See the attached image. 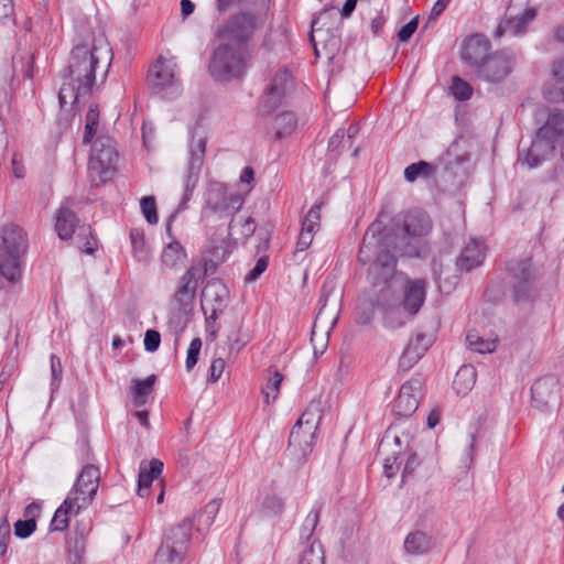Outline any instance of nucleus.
I'll return each instance as SVG.
<instances>
[{
  "instance_id": "obj_4",
  "label": "nucleus",
  "mask_w": 564,
  "mask_h": 564,
  "mask_svg": "<svg viewBox=\"0 0 564 564\" xmlns=\"http://www.w3.org/2000/svg\"><path fill=\"white\" fill-rule=\"evenodd\" d=\"M26 250L25 232L17 225L2 228L0 243V273L10 282L20 278V259Z\"/></svg>"
},
{
  "instance_id": "obj_28",
  "label": "nucleus",
  "mask_w": 564,
  "mask_h": 564,
  "mask_svg": "<svg viewBox=\"0 0 564 564\" xmlns=\"http://www.w3.org/2000/svg\"><path fill=\"white\" fill-rule=\"evenodd\" d=\"M433 546V539L423 531L411 532L404 540V550L410 555H423Z\"/></svg>"
},
{
  "instance_id": "obj_35",
  "label": "nucleus",
  "mask_w": 564,
  "mask_h": 564,
  "mask_svg": "<svg viewBox=\"0 0 564 564\" xmlns=\"http://www.w3.org/2000/svg\"><path fill=\"white\" fill-rule=\"evenodd\" d=\"M540 135L550 137L555 142L564 132V111L554 109L550 111L546 122L538 130Z\"/></svg>"
},
{
  "instance_id": "obj_26",
  "label": "nucleus",
  "mask_w": 564,
  "mask_h": 564,
  "mask_svg": "<svg viewBox=\"0 0 564 564\" xmlns=\"http://www.w3.org/2000/svg\"><path fill=\"white\" fill-rule=\"evenodd\" d=\"M554 143L550 137L540 135L539 131H536L535 138L527 150L523 161L531 169L539 166L552 155L555 148Z\"/></svg>"
},
{
  "instance_id": "obj_22",
  "label": "nucleus",
  "mask_w": 564,
  "mask_h": 564,
  "mask_svg": "<svg viewBox=\"0 0 564 564\" xmlns=\"http://www.w3.org/2000/svg\"><path fill=\"white\" fill-rule=\"evenodd\" d=\"M432 343L433 337L431 335L416 334L404 348L399 360V367L404 371L411 369L424 356Z\"/></svg>"
},
{
  "instance_id": "obj_6",
  "label": "nucleus",
  "mask_w": 564,
  "mask_h": 564,
  "mask_svg": "<svg viewBox=\"0 0 564 564\" xmlns=\"http://www.w3.org/2000/svg\"><path fill=\"white\" fill-rule=\"evenodd\" d=\"M246 68L245 56L240 47H232L226 43L219 45L210 59V75L219 82L240 77Z\"/></svg>"
},
{
  "instance_id": "obj_64",
  "label": "nucleus",
  "mask_w": 564,
  "mask_h": 564,
  "mask_svg": "<svg viewBox=\"0 0 564 564\" xmlns=\"http://www.w3.org/2000/svg\"><path fill=\"white\" fill-rule=\"evenodd\" d=\"M199 271L200 270L198 268L191 267L182 276L181 285L196 290Z\"/></svg>"
},
{
  "instance_id": "obj_50",
  "label": "nucleus",
  "mask_w": 564,
  "mask_h": 564,
  "mask_svg": "<svg viewBox=\"0 0 564 564\" xmlns=\"http://www.w3.org/2000/svg\"><path fill=\"white\" fill-rule=\"evenodd\" d=\"M282 380L283 376L279 371H274L268 379L267 384L262 389L263 399L267 404H270L271 401L278 398Z\"/></svg>"
},
{
  "instance_id": "obj_16",
  "label": "nucleus",
  "mask_w": 564,
  "mask_h": 564,
  "mask_svg": "<svg viewBox=\"0 0 564 564\" xmlns=\"http://www.w3.org/2000/svg\"><path fill=\"white\" fill-rule=\"evenodd\" d=\"M322 17L312 22L311 42L313 43L315 54L319 56V45L324 51L326 58L330 59L340 48V35L337 31H329L319 26Z\"/></svg>"
},
{
  "instance_id": "obj_61",
  "label": "nucleus",
  "mask_w": 564,
  "mask_h": 564,
  "mask_svg": "<svg viewBox=\"0 0 564 564\" xmlns=\"http://www.w3.org/2000/svg\"><path fill=\"white\" fill-rule=\"evenodd\" d=\"M161 336L158 330L148 329L144 334V348L149 352H154L159 349Z\"/></svg>"
},
{
  "instance_id": "obj_38",
  "label": "nucleus",
  "mask_w": 564,
  "mask_h": 564,
  "mask_svg": "<svg viewBox=\"0 0 564 564\" xmlns=\"http://www.w3.org/2000/svg\"><path fill=\"white\" fill-rule=\"evenodd\" d=\"M80 83L73 82L69 78L68 83H64L58 93V100L62 107L67 104L79 102L80 99H86L91 93H84L80 89Z\"/></svg>"
},
{
  "instance_id": "obj_53",
  "label": "nucleus",
  "mask_w": 564,
  "mask_h": 564,
  "mask_svg": "<svg viewBox=\"0 0 564 564\" xmlns=\"http://www.w3.org/2000/svg\"><path fill=\"white\" fill-rule=\"evenodd\" d=\"M319 521V510L314 508L306 516L301 529L300 536L303 540L310 541Z\"/></svg>"
},
{
  "instance_id": "obj_60",
  "label": "nucleus",
  "mask_w": 564,
  "mask_h": 564,
  "mask_svg": "<svg viewBox=\"0 0 564 564\" xmlns=\"http://www.w3.org/2000/svg\"><path fill=\"white\" fill-rule=\"evenodd\" d=\"M269 258L267 256L260 257L252 270L246 275V282H254L267 270Z\"/></svg>"
},
{
  "instance_id": "obj_7",
  "label": "nucleus",
  "mask_w": 564,
  "mask_h": 564,
  "mask_svg": "<svg viewBox=\"0 0 564 564\" xmlns=\"http://www.w3.org/2000/svg\"><path fill=\"white\" fill-rule=\"evenodd\" d=\"M192 521L184 520L171 529L155 554V564H181L191 541Z\"/></svg>"
},
{
  "instance_id": "obj_21",
  "label": "nucleus",
  "mask_w": 564,
  "mask_h": 564,
  "mask_svg": "<svg viewBox=\"0 0 564 564\" xmlns=\"http://www.w3.org/2000/svg\"><path fill=\"white\" fill-rule=\"evenodd\" d=\"M420 390L421 382L419 379H412L403 383L395 400L394 412L404 417L412 415L419 406Z\"/></svg>"
},
{
  "instance_id": "obj_3",
  "label": "nucleus",
  "mask_w": 564,
  "mask_h": 564,
  "mask_svg": "<svg viewBox=\"0 0 564 564\" xmlns=\"http://www.w3.org/2000/svg\"><path fill=\"white\" fill-rule=\"evenodd\" d=\"M112 58L107 39L100 34L94 39L91 46L77 45L72 50L68 73L73 82L80 83L84 93H93L97 86V72L102 69L101 83L105 80Z\"/></svg>"
},
{
  "instance_id": "obj_11",
  "label": "nucleus",
  "mask_w": 564,
  "mask_h": 564,
  "mask_svg": "<svg viewBox=\"0 0 564 564\" xmlns=\"http://www.w3.org/2000/svg\"><path fill=\"white\" fill-rule=\"evenodd\" d=\"M517 59V53L512 48L498 50L488 55L475 74L486 83H501L513 72Z\"/></svg>"
},
{
  "instance_id": "obj_12",
  "label": "nucleus",
  "mask_w": 564,
  "mask_h": 564,
  "mask_svg": "<svg viewBox=\"0 0 564 564\" xmlns=\"http://www.w3.org/2000/svg\"><path fill=\"white\" fill-rule=\"evenodd\" d=\"M341 307V292L334 285L325 283L322 288L318 313L313 323L314 328L330 330L338 321Z\"/></svg>"
},
{
  "instance_id": "obj_9",
  "label": "nucleus",
  "mask_w": 564,
  "mask_h": 564,
  "mask_svg": "<svg viewBox=\"0 0 564 564\" xmlns=\"http://www.w3.org/2000/svg\"><path fill=\"white\" fill-rule=\"evenodd\" d=\"M206 144V132L202 128H195L192 132V139L188 145L189 159L185 181V193L176 209L177 213L186 209V203L189 200L192 192L197 184L199 173L205 162Z\"/></svg>"
},
{
  "instance_id": "obj_54",
  "label": "nucleus",
  "mask_w": 564,
  "mask_h": 564,
  "mask_svg": "<svg viewBox=\"0 0 564 564\" xmlns=\"http://www.w3.org/2000/svg\"><path fill=\"white\" fill-rule=\"evenodd\" d=\"M302 228L317 232L321 228V204H314L302 221Z\"/></svg>"
},
{
  "instance_id": "obj_18",
  "label": "nucleus",
  "mask_w": 564,
  "mask_h": 564,
  "mask_svg": "<svg viewBox=\"0 0 564 564\" xmlns=\"http://www.w3.org/2000/svg\"><path fill=\"white\" fill-rule=\"evenodd\" d=\"M558 381L554 377H544L536 380L531 388L532 404L543 410L558 402Z\"/></svg>"
},
{
  "instance_id": "obj_56",
  "label": "nucleus",
  "mask_w": 564,
  "mask_h": 564,
  "mask_svg": "<svg viewBox=\"0 0 564 564\" xmlns=\"http://www.w3.org/2000/svg\"><path fill=\"white\" fill-rule=\"evenodd\" d=\"M452 91L455 98L462 101L469 99L473 94L470 85L459 77L453 78Z\"/></svg>"
},
{
  "instance_id": "obj_36",
  "label": "nucleus",
  "mask_w": 564,
  "mask_h": 564,
  "mask_svg": "<svg viewBox=\"0 0 564 564\" xmlns=\"http://www.w3.org/2000/svg\"><path fill=\"white\" fill-rule=\"evenodd\" d=\"M323 403L321 399H314L302 413L301 417L295 424H301V427L317 431L322 420Z\"/></svg>"
},
{
  "instance_id": "obj_57",
  "label": "nucleus",
  "mask_w": 564,
  "mask_h": 564,
  "mask_svg": "<svg viewBox=\"0 0 564 564\" xmlns=\"http://www.w3.org/2000/svg\"><path fill=\"white\" fill-rule=\"evenodd\" d=\"M200 349H202V339L199 337H196L191 341L188 350H187L185 365H186V369L188 371L192 370L196 366V364L198 361Z\"/></svg>"
},
{
  "instance_id": "obj_19",
  "label": "nucleus",
  "mask_w": 564,
  "mask_h": 564,
  "mask_svg": "<svg viewBox=\"0 0 564 564\" xmlns=\"http://www.w3.org/2000/svg\"><path fill=\"white\" fill-rule=\"evenodd\" d=\"M490 48V41L485 35L474 34L463 44L462 59L476 73L479 65L488 57Z\"/></svg>"
},
{
  "instance_id": "obj_49",
  "label": "nucleus",
  "mask_w": 564,
  "mask_h": 564,
  "mask_svg": "<svg viewBox=\"0 0 564 564\" xmlns=\"http://www.w3.org/2000/svg\"><path fill=\"white\" fill-rule=\"evenodd\" d=\"M195 289L180 285L174 294V302L180 311L187 312L192 308L195 299Z\"/></svg>"
},
{
  "instance_id": "obj_31",
  "label": "nucleus",
  "mask_w": 564,
  "mask_h": 564,
  "mask_svg": "<svg viewBox=\"0 0 564 564\" xmlns=\"http://www.w3.org/2000/svg\"><path fill=\"white\" fill-rule=\"evenodd\" d=\"M534 18L533 10H527L522 14L514 18L505 19L498 26L496 35L501 36L503 33L517 35L525 30L527 24Z\"/></svg>"
},
{
  "instance_id": "obj_43",
  "label": "nucleus",
  "mask_w": 564,
  "mask_h": 564,
  "mask_svg": "<svg viewBox=\"0 0 564 564\" xmlns=\"http://www.w3.org/2000/svg\"><path fill=\"white\" fill-rule=\"evenodd\" d=\"M186 258V253L177 241L170 242L163 250L161 259L162 263L172 269L182 263Z\"/></svg>"
},
{
  "instance_id": "obj_29",
  "label": "nucleus",
  "mask_w": 564,
  "mask_h": 564,
  "mask_svg": "<svg viewBox=\"0 0 564 564\" xmlns=\"http://www.w3.org/2000/svg\"><path fill=\"white\" fill-rule=\"evenodd\" d=\"M87 539L84 532H75L66 543L67 564H86Z\"/></svg>"
},
{
  "instance_id": "obj_34",
  "label": "nucleus",
  "mask_w": 564,
  "mask_h": 564,
  "mask_svg": "<svg viewBox=\"0 0 564 564\" xmlns=\"http://www.w3.org/2000/svg\"><path fill=\"white\" fill-rule=\"evenodd\" d=\"M476 382V370L471 365L462 366L453 380V388L457 394L465 395Z\"/></svg>"
},
{
  "instance_id": "obj_63",
  "label": "nucleus",
  "mask_w": 564,
  "mask_h": 564,
  "mask_svg": "<svg viewBox=\"0 0 564 564\" xmlns=\"http://www.w3.org/2000/svg\"><path fill=\"white\" fill-rule=\"evenodd\" d=\"M225 360L223 358H215L212 361L210 368H209V378L208 381L212 383H215L223 375L225 370Z\"/></svg>"
},
{
  "instance_id": "obj_33",
  "label": "nucleus",
  "mask_w": 564,
  "mask_h": 564,
  "mask_svg": "<svg viewBox=\"0 0 564 564\" xmlns=\"http://www.w3.org/2000/svg\"><path fill=\"white\" fill-rule=\"evenodd\" d=\"M155 380V375H150L144 380H132V402L135 408H141L147 403L148 397L153 391Z\"/></svg>"
},
{
  "instance_id": "obj_30",
  "label": "nucleus",
  "mask_w": 564,
  "mask_h": 564,
  "mask_svg": "<svg viewBox=\"0 0 564 564\" xmlns=\"http://www.w3.org/2000/svg\"><path fill=\"white\" fill-rule=\"evenodd\" d=\"M78 225L76 214L68 207H61L56 213L55 229L62 240L72 238Z\"/></svg>"
},
{
  "instance_id": "obj_42",
  "label": "nucleus",
  "mask_w": 564,
  "mask_h": 564,
  "mask_svg": "<svg viewBox=\"0 0 564 564\" xmlns=\"http://www.w3.org/2000/svg\"><path fill=\"white\" fill-rule=\"evenodd\" d=\"M257 228V224L254 219L250 216L248 217H234L229 224V232L230 235H239L242 239H248L251 237Z\"/></svg>"
},
{
  "instance_id": "obj_1",
  "label": "nucleus",
  "mask_w": 564,
  "mask_h": 564,
  "mask_svg": "<svg viewBox=\"0 0 564 564\" xmlns=\"http://www.w3.org/2000/svg\"><path fill=\"white\" fill-rule=\"evenodd\" d=\"M381 221H373L364 235L358 261L369 263L367 280L376 290L375 305L382 311L384 325L398 328L404 325L400 311L401 275L397 272L398 245Z\"/></svg>"
},
{
  "instance_id": "obj_62",
  "label": "nucleus",
  "mask_w": 564,
  "mask_h": 564,
  "mask_svg": "<svg viewBox=\"0 0 564 564\" xmlns=\"http://www.w3.org/2000/svg\"><path fill=\"white\" fill-rule=\"evenodd\" d=\"M417 23H419V18L415 17L413 18L410 22H408L406 24H404L400 31L398 32V39L400 42H406L411 39V36L413 35V33L416 31L417 29Z\"/></svg>"
},
{
  "instance_id": "obj_55",
  "label": "nucleus",
  "mask_w": 564,
  "mask_h": 564,
  "mask_svg": "<svg viewBox=\"0 0 564 564\" xmlns=\"http://www.w3.org/2000/svg\"><path fill=\"white\" fill-rule=\"evenodd\" d=\"M141 212L151 225L158 224L159 217L156 213L155 198L153 196H144L140 199Z\"/></svg>"
},
{
  "instance_id": "obj_17",
  "label": "nucleus",
  "mask_w": 564,
  "mask_h": 564,
  "mask_svg": "<svg viewBox=\"0 0 564 564\" xmlns=\"http://www.w3.org/2000/svg\"><path fill=\"white\" fill-rule=\"evenodd\" d=\"M426 283L424 280H408L406 283L399 289L403 290V300H400V311L405 322V314H416L425 301Z\"/></svg>"
},
{
  "instance_id": "obj_58",
  "label": "nucleus",
  "mask_w": 564,
  "mask_h": 564,
  "mask_svg": "<svg viewBox=\"0 0 564 564\" xmlns=\"http://www.w3.org/2000/svg\"><path fill=\"white\" fill-rule=\"evenodd\" d=\"M35 529L36 520L34 519L18 520L14 523V534L21 539L29 538Z\"/></svg>"
},
{
  "instance_id": "obj_46",
  "label": "nucleus",
  "mask_w": 564,
  "mask_h": 564,
  "mask_svg": "<svg viewBox=\"0 0 564 564\" xmlns=\"http://www.w3.org/2000/svg\"><path fill=\"white\" fill-rule=\"evenodd\" d=\"M285 502L276 494L267 495L261 503V510L269 517H280L284 512Z\"/></svg>"
},
{
  "instance_id": "obj_39",
  "label": "nucleus",
  "mask_w": 564,
  "mask_h": 564,
  "mask_svg": "<svg viewBox=\"0 0 564 564\" xmlns=\"http://www.w3.org/2000/svg\"><path fill=\"white\" fill-rule=\"evenodd\" d=\"M76 510L75 499L68 496L63 505L57 508L51 522V528L54 531H64L68 527V516L72 512H78Z\"/></svg>"
},
{
  "instance_id": "obj_25",
  "label": "nucleus",
  "mask_w": 564,
  "mask_h": 564,
  "mask_svg": "<svg viewBox=\"0 0 564 564\" xmlns=\"http://www.w3.org/2000/svg\"><path fill=\"white\" fill-rule=\"evenodd\" d=\"M485 259V247L480 240L470 239L462 249L456 259V267L459 271L469 272L479 267Z\"/></svg>"
},
{
  "instance_id": "obj_52",
  "label": "nucleus",
  "mask_w": 564,
  "mask_h": 564,
  "mask_svg": "<svg viewBox=\"0 0 564 564\" xmlns=\"http://www.w3.org/2000/svg\"><path fill=\"white\" fill-rule=\"evenodd\" d=\"M220 509V499L210 500L198 516V524L202 527H210Z\"/></svg>"
},
{
  "instance_id": "obj_37",
  "label": "nucleus",
  "mask_w": 564,
  "mask_h": 564,
  "mask_svg": "<svg viewBox=\"0 0 564 564\" xmlns=\"http://www.w3.org/2000/svg\"><path fill=\"white\" fill-rule=\"evenodd\" d=\"M227 198V189L225 184L212 182L206 194V204L215 213L225 210V202Z\"/></svg>"
},
{
  "instance_id": "obj_47",
  "label": "nucleus",
  "mask_w": 564,
  "mask_h": 564,
  "mask_svg": "<svg viewBox=\"0 0 564 564\" xmlns=\"http://www.w3.org/2000/svg\"><path fill=\"white\" fill-rule=\"evenodd\" d=\"M130 239H131L133 256L139 261L147 260L149 252H148L143 231L140 229H132L130 231Z\"/></svg>"
},
{
  "instance_id": "obj_51",
  "label": "nucleus",
  "mask_w": 564,
  "mask_h": 564,
  "mask_svg": "<svg viewBox=\"0 0 564 564\" xmlns=\"http://www.w3.org/2000/svg\"><path fill=\"white\" fill-rule=\"evenodd\" d=\"M330 330H319V328L312 327L311 343L313 346L314 356L323 355L328 346Z\"/></svg>"
},
{
  "instance_id": "obj_20",
  "label": "nucleus",
  "mask_w": 564,
  "mask_h": 564,
  "mask_svg": "<svg viewBox=\"0 0 564 564\" xmlns=\"http://www.w3.org/2000/svg\"><path fill=\"white\" fill-rule=\"evenodd\" d=\"M293 88V80L291 74L286 69L279 70L264 96L263 107L272 110L278 107L288 93Z\"/></svg>"
},
{
  "instance_id": "obj_10",
  "label": "nucleus",
  "mask_w": 564,
  "mask_h": 564,
  "mask_svg": "<svg viewBox=\"0 0 564 564\" xmlns=\"http://www.w3.org/2000/svg\"><path fill=\"white\" fill-rule=\"evenodd\" d=\"M176 64L172 59L160 57L149 72V86L153 94L164 99H173L181 94V84L176 76Z\"/></svg>"
},
{
  "instance_id": "obj_59",
  "label": "nucleus",
  "mask_w": 564,
  "mask_h": 564,
  "mask_svg": "<svg viewBox=\"0 0 564 564\" xmlns=\"http://www.w3.org/2000/svg\"><path fill=\"white\" fill-rule=\"evenodd\" d=\"M248 337L241 335L240 327L236 328L228 335L229 352L238 354L247 344Z\"/></svg>"
},
{
  "instance_id": "obj_14",
  "label": "nucleus",
  "mask_w": 564,
  "mask_h": 564,
  "mask_svg": "<svg viewBox=\"0 0 564 564\" xmlns=\"http://www.w3.org/2000/svg\"><path fill=\"white\" fill-rule=\"evenodd\" d=\"M229 291L219 281L209 282L202 293V308L206 316L207 325L215 322L228 305Z\"/></svg>"
},
{
  "instance_id": "obj_15",
  "label": "nucleus",
  "mask_w": 564,
  "mask_h": 564,
  "mask_svg": "<svg viewBox=\"0 0 564 564\" xmlns=\"http://www.w3.org/2000/svg\"><path fill=\"white\" fill-rule=\"evenodd\" d=\"M508 270L512 278L514 300L519 302L528 296L535 280L531 258L512 261Z\"/></svg>"
},
{
  "instance_id": "obj_45",
  "label": "nucleus",
  "mask_w": 564,
  "mask_h": 564,
  "mask_svg": "<svg viewBox=\"0 0 564 564\" xmlns=\"http://www.w3.org/2000/svg\"><path fill=\"white\" fill-rule=\"evenodd\" d=\"M466 343L470 350L478 354L492 352L496 349V339H485L475 332H470L466 336Z\"/></svg>"
},
{
  "instance_id": "obj_23",
  "label": "nucleus",
  "mask_w": 564,
  "mask_h": 564,
  "mask_svg": "<svg viewBox=\"0 0 564 564\" xmlns=\"http://www.w3.org/2000/svg\"><path fill=\"white\" fill-rule=\"evenodd\" d=\"M316 431L301 427V424H295L289 437V452L296 459H302L308 455L313 449V443Z\"/></svg>"
},
{
  "instance_id": "obj_8",
  "label": "nucleus",
  "mask_w": 564,
  "mask_h": 564,
  "mask_svg": "<svg viewBox=\"0 0 564 564\" xmlns=\"http://www.w3.org/2000/svg\"><path fill=\"white\" fill-rule=\"evenodd\" d=\"M118 154L113 140L109 137H99L91 147L89 173L93 182L102 183L116 172Z\"/></svg>"
},
{
  "instance_id": "obj_13",
  "label": "nucleus",
  "mask_w": 564,
  "mask_h": 564,
  "mask_svg": "<svg viewBox=\"0 0 564 564\" xmlns=\"http://www.w3.org/2000/svg\"><path fill=\"white\" fill-rule=\"evenodd\" d=\"M100 481L99 468L95 465H86L78 475L70 492L75 499L76 510L88 507L94 500Z\"/></svg>"
},
{
  "instance_id": "obj_48",
  "label": "nucleus",
  "mask_w": 564,
  "mask_h": 564,
  "mask_svg": "<svg viewBox=\"0 0 564 564\" xmlns=\"http://www.w3.org/2000/svg\"><path fill=\"white\" fill-rule=\"evenodd\" d=\"M99 122V111L97 106H90L86 113V123H85V133L83 138L84 144H88L91 142L94 135L96 134L97 127Z\"/></svg>"
},
{
  "instance_id": "obj_2",
  "label": "nucleus",
  "mask_w": 564,
  "mask_h": 564,
  "mask_svg": "<svg viewBox=\"0 0 564 564\" xmlns=\"http://www.w3.org/2000/svg\"><path fill=\"white\" fill-rule=\"evenodd\" d=\"M240 2L243 8L230 17L218 32L221 40L238 46L247 43L254 32L265 24L271 0H216V10L224 14Z\"/></svg>"
},
{
  "instance_id": "obj_44",
  "label": "nucleus",
  "mask_w": 564,
  "mask_h": 564,
  "mask_svg": "<svg viewBox=\"0 0 564 564\" xmlns=\"http://www.w3.org/2000/svg\"><path fill=\"white\" fill-rule=\"evenodd\" d=\"M297 564H324V552L321 543L314 540L307 544L300 553Z\"/></svg>"
},
{
  "instance_id": "obj_27",
  "label": "nucleus",
  "mask_w": 564,
  "mask_h": 564,
  "mask_svg": "<svg viewBox=\"0 0 564 564\" xmlns=\"http://www.w3.org/2000/svg\"><path fill=\"white\" fill-rule=\"evenodd\" d=\"M162 470L163 463L156 458L151 459L149 466L141 464L138 478V495L141 498L149 496L153 480L161 476Z\"/></svg>"
},
{
  "instance_id": "obj_32",
  "label": "nucleus",
  "mask_w": 564,
  "mask_h": 564,
  "mask_svg": "<svg viewBox=\"0 0 564 564\" xmlns=\"http://www.w3.org/2000/svg\"><path fill=\"white\" fill-rule=\"evenodd\" d=\"M552 73L557 87L554 90L545 88L544 97L550 101L560 102L564 100V57L554 62Z\"/></svg>"
},
{
  "instance_id": "obj_41",
  "label": "nucleus",
  "mask_w": 564,
  "mask_h": 564,
  "mask_svg": "<svg viewBox=\"0 0 564 564\" xmlns=\"http://www.w3.org/2000/svg\"><path fill=\"white\" fill-rule=\"evenodd\" d=\"M296 123V117L291 111H283L276 115L272 127L275 131V137L281 139L290 135L295 130Z\"/></svg>"
},
{
  "instance_id": "obj_24",
  "label": "nucleus",
  "mask_w": 564,
  "mask_h": 564,
  "mask_svg": "<svg viewBox=\"0 0 564 564\" xmlns=\"http://www.w3.org/2000/svg\"><path fill=\"white\" fill-rule=\"evenodd\" d=\"M379 453L387 454L383 463L384 474L388 478L393 477L400 468L398 460L402 454V443L399 436H391L389 433L379 444Z\"/></svg>"
},
{
  "instance_id": "obj_40",
  "label": "nucleus",
  "mask_w": 564,
  "mask_h": 564,
  "mask_svg": "<svg viewBox=\"0 0 564 564\" xmlns=\"http://www.w3.org/2000/svg\"><path fill=\"white\" fill-rule=\"evenodd\" d=\"M436 166L426 161L412 163L404 169V178L409 183L415 182L419 177L429 180L435 176Z\"/></svg>"
},
{
  "instance_id": "obj_5",
  "label": "nucleus",
  "mask_w": 564,
  "mask_h": 564,
  "mask_svg": "<svg viewBox=\"0 0 564 564\" xmlns=\"http://www.w3.org/2000/svg\"><path fill=\"white\" fill-rule=\"evenodd\" d=\"M383 228L391 232L401 254L414 256L417 254V250L411 240L427 235L432 229V221L426 213L416 209L408 212L402 220L397 223V229L386 226Z\"/></svg>"
}]
</instances>
